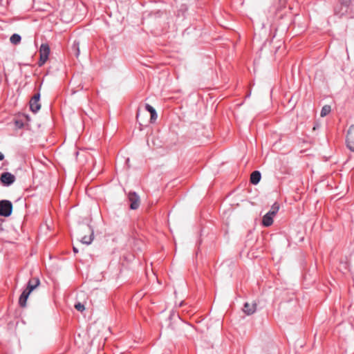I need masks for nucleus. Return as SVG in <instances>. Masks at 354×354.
<instances>
[{"label": "nucleus", "instance_id": "f257e3e1", "mask_svg": "<svg viewBox=\"0 0 354 354\" xmlns=\"http://www.w3.org/2000/svg\"><path fill=\"white\" fill-rule=\"evenodd\" d=\"M39 280L37 278H35L28 281L27 288L23 291L19 297V303L21 307H25L26 306V301L28 296L31 292L39 286Z\"/></svg>", "mask_w": 354, "mask_h": 354}, {"label": "nucleus", "instance_id": "f03ea898", "mask_svg": "<svg viewBox=\"0 0 354 354\" xmlns=\"http://www.w3.org/2000/svg\"><path fill=\"white\" fill-rule=\"evenodd\" d=\"M12 212V204L10 201H0V216L8 217Z\"/></svg>", "mask_w": 354, "mask_h": 354}, {"label": "nucleus", "instance_id": "7ed1b4c3", "mask_svg": "<svg viewBox=\"0 0 354 354\" xmlns=\"http://www.w3.org/2000/svg\"><path fill=\"white\" fill-rule=\"evenodd\" d=\"M39 66L43 65L48 59L50 54V47L46 44H42L39 48Z\"/></svg>", "mask_w": 354, "mask_h": 354}, {"label": "nucleus", "instance_id": "20e7f679", "mask_svg": "<svg viewBox=\"0 0 354 354\" xmlns=\"http://www.w3.org/2000/svg\"><path fill=\"white\" fill-rule=\"evenodd\" d=\"M346 143L347 147L354 151V124L350 126L348 129L346 137Z\"/></svg>", "mask_w": 354, "mask_h": 354}, {"label": "nucleus", "instance_id": "39448f33", "mask_svg": "<svg viewBox=\"0 0 354 354\" xmlns=\"http://www.w3.org/2000/svg\"><path fill=\"white\" fill-rule=\"evenodd\" d=\"M40 94H35L30 101V108L34 113H37L41 108V104L39 103Z\"/></svg>", "mask_w": 354, "mask_h": 354}, {"label": "nucleus", "instance_id": "423d86ee", "mask_svg": "<svg viewBox=\"0 0 354 354\" xmlns=\"http://www.w3.org/2000/svg\"><path fill=\"white\" fill-rule=\"evenodd\" d=\"M15 180V177L10 172H4L1 176V181L6 185H10Z\"/></svg>", "mask_w": 354, "mask_h": 354}, {"label": "nucleus", "instance_id": "0eeeda50", "mask_svg": "<svg viewBox=\"0 0 354 354\" xmlns=\"http://www.w3.org/2000/svg\"><path fill=\"white\" fill-rule=\"evenodd\" d=\"M257 310V304L255 302H246L244 304L243 306V311L244 313L248 315H252Z\"/></svg>", "mask_w": 354, "mask_h": 354}, {"label": "nucleus", "instance_id": "6e6552de", "mask_svg": "<svg viewBox=\"0 0 354 354\" xmlns=\"http://www.w3.org/2000/svg\"><path fill=\"white\" fill-rule=\"evenodd\" d=\"M261 180V173L259 171H253L250 175V182L253 185H257Z\"/></svg>", "mask_w": 354, "mask_h": 354}, {"label": "nucleus", "instance_id": "1a4fd4ad", "mask_svg": "<svg viewBox=\"0 0 354 354\" xmlns=\"http://www.w3.org/2000/svg\"><path fill=\"white\" fill-rule=\"evenodd\" d=\"M279 209V205L277 203H274L272 205L270 210L266 214L271 216L272 218H274V216L278 212Z\"/></svg>", "mask_w": 354, "mask_h": 354}, {"label": "nucleus", "instance_id": "9d476101", "mask_svg": "<svg viewBox=\"0 0 354 354\" xmlns=\"http://www.w3.org/2000/svg\"><path fill=\"white\" fill-rule=\"evenodd\" d=\"M91 234L89 236H84L82 237L81 242L86 245H90L93 240V230L90 229Z\"/></svg>", "mask_w": 354, "mask_h": 354}, {"label": "nucleus", "instance_id": "9b49d317", "mask_svg": "<svg viewBox=\"0 0 354 354\" xmlns=\"http://www.w3.org/2000/svg\"><path fill=\"white\" fill-rule=\"evenodd\" d=\"M273 223V218H272L271 216L267 215V214H265L263 217V220H262V224L265 226V227H269Z\"/></svg>", "mask_w": 354, "mask_h": 354}, {"label": "nucleus", "instance_id": "f8f14e48", "mask_svg": "<svg viewBox=\"0 0 354 354\" xmlns=\"http://www.w3.org/2000/svg\"><path fill=\"white\" fill-rule=\"evenodd\" d=\"M146 109L151 114V121H154L156 120L157 118V114H156V112L155 111V109L151 106L149 104H147L146 105Z\"/></svg>", "mask_w": 354, "mask_h": 354}, {"label": "nucleus", "instance_id": "ddd939ff", "mask_svg": "<svg viewBox=\"0 0 354 354\" xmlns=\"http://www.w3.org/2000/svg\"><path fill=\"white\" fill-rule=\"evenodd\" d=\"M10 41L12 44H17L20 42L21 41V36L18 34H13L10 38Z\"/></svg>", "mask_w": 354, "mask_h": 354}, {"label": "nucleus", "instance_id": "4468645a", "mask_svg": "<svg viewBox=\"0 0 354 354\" xmlns=\"http://www.w3.org/2000/svg\"><path fill=\"white\" fill-rule=\"evenodd\" d=\"M331 111L330 106L329 105H325L322 107L320 115L321 117H325Z\"/></svg>", "mask_w": 354, "mask_h": 354}, {"label": "nucleus", "instance_id": "2eb2a0df", "mask_svg": "<svg viewBox=\"0 0 354 354\" xmlns=\"http://www.w3.org/2000/svg\"><path fill=\"white\" fill-rule=\"evenodd\" d=\"M73 49L75 50V54L76 57H78L80 55V44L78 41H75L73 44Z\"/></svg>", "mask_w": 354, "mask_h": 354}, {"label": "nucleus", "instance_id": "dca6fc26", "mask_svg": "<svg viewBox=\"0 0 354 354\" xmlns=\"http://www.w3.org/2000/svg\"><path fill=\"white\" fill-rule=\"evenodd\" d=\"M140 198L139 197L134 193V209H137L140 206Z\"/></svg>", "mask_w": 354, "mask_h": 354}, {"label": "nucleus", "instance_id": "f3484780", "mask_svg": "<svg viewBox=\"0 0 354 354\" xmlns=\"http://www.w3.org/2000/svg\"><path fill=\"white\" fill-rule=\"evenodd\" d=\"M75 308L76 310H77L78 311H80V312H82L85 309L84 306L83 304H82L81 303L76 304L75 305Z\"/></svg>", "mask_w": 354, "mask_h": 354}, {"label": "nucleus", "instance_id": "a211bd4d", "mask_svg": "<svg viewBox=\"0 0 354 354\" xmlns=\"http://www.w3.org/2000/svg\"><path fill=\"white\" fill-rule=\"evenodd\" d=\"M128 196L130 201L129 207L133 209V196L131 192L129 193Z\"/></svg>", "mask_w": 354, "mask_h": 354}, {"label": "nucleus", "instance_id": "6ab92c4d", "mask_svg": "<svg viewBox=\"0 0 354 354\" xmlns=\"http://www.w3.org/2000/svg\"><path fill=\"white\" fill-rule=\"evenodd\" d=\"M350 0H341L342 3L343 4H347L349 2Z\"/></svg>", "mask_w": 354, "mask_h": 354}, {"label": "nucleus", "instance_id": "aec40b11", "mask_svg": "<svg viewBox=\"0 0 354 354\" xmlns=\"http://www.w3.org/2000/svg\"><path fill=\"white\" fill-rule=\"evenodd\" d=\"M3 158H4V155L0 151V160H3Z\"/></svg>", "mask_w": 354, "mask_h": 354}, {"label": "nucleus", "instance_id": "412c9836", "mask_svg": "<svg viewBox=\"0 0 354 354\" xmlns=\"http://www.w3.org/2000/svg\"><path fill=\"white\" fill-rule=\"evenodd\" d=\"M73 252H74L75 253H77V252H78V250H77V248H76V247H75V246H73Z\"/></svg>", "mask_w": 354, "mask_h": 354}, {"label": "nucleus", "instance_id": "4be33fe9", "mask_svg": "<svg viewBox=\"0 0 354 354\" xmlns=\"http://www.w3.org/2000/svg\"><path fill=\"white\" fill-rule=\"evenodd\" d=\"M139 115H140V112H139V111H138V112H137V115H136V118H137V119H138Z\"/></svg>", "mask_w": 354, "mask_h": 354}, {"label": "nucleus", "instance_id": "5701e85b", "mask_svg": "<svg viewBox=\"0 0 354 354\" xmlns=\"http://www.w3.org/2000/svg\"><path fill=\"white\" fill-rule=\"evenodd\" d=\"M127 162H129V158H127Z\"/></svg>", "mask_w": 354, "mask_h": 354}, {"label": "nucleus", "instance_id": "b1692460", "mask_svg": "<svg viewBox=\"0 0 354 354\" xmlns=\"http://www.w3.org/2000/svg\"><path fill=\"white\" fill-rule=\"evenodd\" d=\"M257 354H263V353H257Z\"/></svg>", "mask_w": 354, "mask_h": 354}]
</instances>
